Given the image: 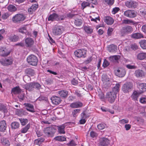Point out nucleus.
<instances>
[{
	"mask_svg": "<svg viewBox=\"0 0 146 146\" xmlns=\"http://www.w3.org/2000/svg\"><path fill=\"white\" fill-rule=\"evenodd\" d=\"M27 61L28 63L30 65L36 66L37 65L38 59L35 56L32 54L27 57Z\"/></svg>",
	"mask_w": 146,
	"mask_h": 146,
	"instance_id": "nucleus-4",
	"label": "nucleus"
},
{
	"mask_svg": "<svg viewBox=\"0 0 146 146\" xmlns=\"http://www.w3.org/2000/svg\"><path fill=\"white\" fill-rule=\"evenodd\" d=\"M65 126L64 125L58 127V129L59 132L60 134H64L65 131L64 128Z\"/></svg>",
	"mask_w": 146,
	"mask_h": 146,
	"instance_id": "nucleus-33",
	"label": "nucleus"
},
{
	"mask_svg": "<svg viewBox=\"0 0 146 146\" xmlns=\"http://www.w3.org/2000/svg\"><path fill=\"white\" fill-rule=\"evenodd\" d=\"M67 144L69 146H76V144L73 140L71 141L70 143H68Z\"/></svg>",
	"mask_w": 146,
	"mask_h": 146,
	"instance_id": "nucleus-62",
	"label": "nucleus"
},
{
	"mask_svg": "<svg viewBox=\"0 0 146 146\" xmlns=\"http://www.w3.org/2000/svg\"><path fill=\"white\" fill-rule=\"evenodd\" d=\"M133 85L130 82L126 83L122 88V90L124 93H127L130 91L132 88Z\"/></svg>",
	"mask_w": 146,
	"mask_h": 146,
	"instance_id": "nucleus-9",
	"label": "nucleus"
},
{
	"mask_svg": "<svg viewBox=\"0 0 146 146\" xmlns=\"http://www.w3.org/2000/svg\"><path fill=\"white\" fill-rule=\"evenodd\" d=\"M19 120L21 125H25L28 122V120L27 119L21 118L19 119Z\"/></svg>",
	"mask_w": 146,
	"mask_h": 146,
	"instance_id": "nucleus-51",
	"label": "nucleus"
},
{
	"mask_svg": "<svg viewBox=\"0 0 146 146\" xmlns=\"http://www.w3.org/2000/svg\"><path fill=\"white\" fill-rule=\"evenodd\" d=\"M95 15L96 16H97L96 17H91V20L92 21H94L96 22L97 23V20H98L99 21H100V17L98 16V15L96 13H95Z\"/></svg>",
	"mask_w": 146,
	"mask_h": 146,
	"instance_id": "nucleus-43",
	"label": "nucleus"
},
{
	"mask_svg": "<svg viewBox=\"0 0 146 146\" xmlns=\"http://www.w3.org/2000/svg\"><path fill=\"white\" fill-rule=\"evenodd\" d=\"M9 39L12 42H16L18 40V37L17 36L15 35L14 36H11L9 38Z\"/></svg>",
	"mask_w": 146,
	"mask_h": 146,
	"instance_id": "nucleus-41",
	"label": "nucleus"
},
{
	"mask_svg": "<svg viewBox=\"0 0 146 146\" xmlns=\"http://www.w3.org/2000/svg\"><path fill=\"white\" fill-rule=\"evenodd\" d=\"M24 105L26 107L27 110L30 112L34 113L35 112L33 106L29 103H25Z\"/></svg>",
	"mask_w": 146,
	"mask_h": 146,
	"instance_id": "nucleus-24",
	"label": "nucleus"
},
{
	"mask_svg": "<svg viewBox=\"0 0 146 146\" xmlns=\"http://www.w3.org/2000/svg\"><path fill=\"white\" fill-rule=\"evenodd\" d=\"M13 60L11 58L9 57L5 59H2L0 60V62L3 66H7L12 64Z\"/></svg>",
	"mask_w": 146,
	"mask_h": 146,
	"instance_id": "nucleus-10",
	"label": "nucleus"
},
{
	"mask_svg": "<svg viewBox=\"0 0 146 146\" xmlns=\"http://www.w3.org/2000/svg\"><path fill=\"white\" fill-rule=\"evenodd\" d=\"M65 17L66 16L64 15H59L55 13H54L49 16L48 20V21H58L63 20Z\"/></svg>",
	"mask_w": 146,
	"mask_h": 146,
	"instance_id": "nucleus-1",
	"label": "nucleus"
},
{
	"mask_svg": "<svg viewBox=\"0 0 146 146\" xmlns=\"http://www.w3.org/2000/svg\"><path fill=\"white\" fill-rule=\"evenodd\" d=\"M44 140V138L41 137L36 139L34 141V143L35 144L40 145Z\"/></svg>",
	"mask_w": 146,
	"mask_h": 146,
	"instance_id": "nucleus-35",
	"label": "nucleus"
},
{
	"mask_svg": "<svg viewBox=\"0 0 146 146\" xmlns=\"http://www.w3.org/2000/svg\"><path fill=\"white\" fill-rule=\"evenodd\" d=\"M120 10L119 8L118 7H115L113 9L111 13L112 14L114 15L117 13Z\"/></svg>",
	"mask_w": 146,
	"mask_h": 146,
	"instance_id": "nucleus-55",
	"label": "nucleus"
},
{
	"mask_svg": "<svg viewBox=\"0 0 146 146\" xmlns=\"http://www.w3.org/2000/svg\"><path fill=\"white\" fill-rule=\"evenodd\" d=\"M31 7L33 9V10L35 11L38 8V5L36 4H34L33 5H32L31 6Z\"/></svg>",
	"mask_w": 146,
	"mask_h": 146,
	"instance_id": "nucleus-63",
	"label": "nucleus"
},
{
	"mask_svg": "<svg viewBox=\"0 0 146 146\" xmlns=\"http://www.w3.org/2000/svg\"><path fill=\"white\" fill-rule=\"evenodd\" d=\"M145 73L141 70L138 69L135 70L134 73L135 75L137 77H142L145 75Z\"/></svg>",
	"mask_w": 146,
	"mask_h": 146,
	"instance_id": "nucleus-18",
	"label": "nucleus"
},
{
	"mask_svg": "<svg viewBox=\"0 0 146 146\" xmlns=\"http://www.w3.org/2000/svg\"><path fill=\"white\" fill-rule=\"evenodd\" d=\"M115 71L116 75L119 77H122L124 76L126 74L125 69L122 68H119L115 70Z\"/></svg>",
	"mask_w": 146,
	"mask_h": 146,
	"instance_id": "nucleus-14",
	"label": "nucleus"
},
{
	"mask_svg": "<svg viewBox=\"0 0 146 146\" xmlns=\"http://www.w3.org/2000/svg\"><path fill=\"white\" fill-rule=\"evenodd\" d=\"M107 127L106 125L104 123H100L97 125L98 128L100 130L103 129Z\"/></svg>",
	"mask_w": 146,
	"mask_h": 146,
	"instance_id": "nucleus-49",
	"label": "nucleus"
},
{
	"mask_svg": "<svg viewBox=\"0 0 146 146\" xmlns=\"http://www.w3.org/2000/svg\"><path fill=\"white\" fill-rule=\"evenodd\" d=\"M131 127V125L129 124H126L125 125V128L127 131L129 130Z\"/></svg>",
	"mask_w": 146,
	"mask_h": 146,
	"instance_id": "nucleus-64",
	"label": "nucleus"
},
{
	"mask_svg": "<svg viewBox=\"0 0 146 146\" xmlns=\"http://www.w3.org/2000/svg\"><path fill=\"white\" fill-rule=\"evenodd\" d=\"M103 2L109 5H112L113 4L114 2V0H102Z\"/></svg>",
	"mask_w": 146,
	"mask_h": 146,
	"instance_id": "nucleus-50",
	"label": "nucleus"
},
{
	"mask_svg": "<svg viewBox=\"0 0 146 146\" xmlns=\"http://www.w3.org/2000/svg\"><path fill=\"white\" fill-rule=\"evenodd\" d=\"M120 86V84H116L115 86L113 89V91L112 92H113L116 94V93L119 91Z\"/></svg>",
	"mask_w": 146,
	"mask_h": 146,
	"instance_id": "nucleus-45",
	"label": "nucleus"
},
{
	"mask_svg": "<svg viewBox=\"0 0 146 146\" xmlns=\"http://www.w3.org/2000/svg\"><path fill=\"white\" fill-rule=\"evenodd\" d=\"M85 32L88 34H91L93 32V29L89 26H85L84 27Z\"/></svg>",
	"mask_w": 146,
	"mask_h": 146,
	"instance_id": "nucleus-36",
	"label": "nucleus"
},
{
	"mask_svg": "<svg viewBox=\"0 0 146 146\" xmlns=\"http://www.w3.org/2000/svg\"><path fill=\"white\" fill-rule=\"evenodd\" d=\"M108 48L109 52H113L116 51L117 49V46L116 45L112 44L109 46Z\"/></svg>",
	"mask_w": 146,
	"mask_h": 146,
	"instance_id": "nucleus-29",
	"label": "nucleus"
},
{
	"mask_svg": "<svg viewBox=\"0 0 146 146\" xmlns=\"http://www.w3.org/2000/svg\"><path fill=\"white\" fill-rule=\"evenodd\" d=\"M98 96L102 100H103L104 99V96L103 93L102 92H99L98 93Z\"/></svg>",
	"mask_w": 146,
	"mask_h": 146,
	"instance_id": "nucleus-60",
	"label": "nucleus"
},
{
	"mask_svg": "<svg viewBox=\"0 0 146 146\" xmlns=\"http://www.w3.org/2000/svg\"><path fill=\"white\" fill-rule=\"evenodd\" d=\"M83 106V104L79 101L73 102L70 104V107L72 108H79Z\"/></svg>",
	"mask_w": 146,
	"mask_h": 146,
	"instance_id": "nucleus-20",
	"label": "nucleus"
},
{
	"mask_svg": "<svg viewBox=\"0 0 146 146\" xmlns=\"http://www.w3.org/2000/svg\"><path fill=\"white\" fill-rule=\"evenodd\" d=\"M126 67L128 69H135L137 68V67L135 64L131 65L130 64H127L126 65Z\"/></svg>",
	"mask_w": 146,
	"mask_h": 146,
	"instance_id": "nucleus-48",
	"label": "nucleus"
},
{
	"mask_svg": "<svg viewBox=\"0 0 146 146\" xmlns=\"http://www.w3.org/2000/svg\"><path fill=\"white\" fill-rule=\"evenodd\" d=\"M54 139L56 140L61 141H66V138L63 136H58L55 137L54 138Z\"/></svg>",
	"mask_w": 146,
	"mask_h": 146,
	"instance_id": "nucleus-47",
	"label": "nucleus"
},
{
	"mask_svg": "<svg viewBox=\"0 0 146 146\" xmlns=\"http://www.w3.org/2000/svg\"><path fill=\"white\" fill-rule=\"evenodd\" d=\"M34 43L33 40L31 38H27L25 40V44L26 46L28 47L32 46Z\"/></svg>",
	"mask_w": 146,
	"mask_h": 146,
	"instance_id": "nucleus-17",
	"label": "nucleus"
},
{
	"mask_svg": "<svg viewBox=\"0 0 146 146\" xmlns=\"http://www.w3.org/2000/svg\"><path fill=\"white\" fill-rule=\"evenodd\" d=\"M80 110L79 109H76L73 110L72 115L73 117H76L80 113Z\"/></svg>",
	"mask_w": 146,
	"mask_h": 146,
	"instance_id": "nucleus-38",
	"label": "nucleus"
},
{
	"mask_svg": "<svg viewBox=\"0 0 146 146\" xmlns=\"http://www.w3.org/2000/svg\"><path fill=\"white\" fill-rule=\"evenodd\" d=\"M44 132L46 135L51 137L53 136L55 130L52 127H48L44 129Z\"/></svg>",
	"mask_w": 146,
	"mask_h": 146,
	"instance_id": "nucleus-6",
	"label": "nucleus"
},
{
	"mask_svg": "<svg viewBox=\"0 0 146 146\" xmlns=\"http://www.w3.org/2000/svg\"><path fill=\"white\" fill-rule=\"evenodd\" d=\"M133 23L132 21L129 19H125L122 21V23L123 24H129Z\"/></svg>",
	"mask_w": 146,
	"mask_h": 146,
	"instance_id": "nucleus-58",
	"label": "nucleus"
},
{
	"mask_svg": "<svg viewBox=\"0 0 146 146\" xmlns=\"http://www.w3.org/2000/svg\"><path fill=\"white\" fill-rule=\"evenodd\" d=\"M99 141L101 146H108L110 143L109 140L106 138H100Z\"/></svg>",
	"mask_w": 146,
	"mask_h": 146,
	"instance_id": "nucleus-16",
	"label": "nucleus"
},
{
	"mask_svg": "<svg viewBox=\"0 0 146 146\" xmlns=\"http://www.w3.org/2000/svg\"><path fill=\"white\" fill-rule=\"evenodd\" d=\"M138 46L136 44L134 43L131 45L130 47L131 49L133 50H136L138 48Z\"/></svg>",
	"mask_w": 146,
	"mask_h": 146,
	"instance_id": "nucleus-56",
	"label": "nucleus"
},
{
	"mask_svg": "<svg viewBox=\"0 0 146 146\" xmlns=\"http://www.w3.org/2000/svg\"><path fill=\"white\" fill-rule=\"evenodd\" d=\"M129 121L128 119H123L119 120V122L121 124L124 125L125 124L128 123Z\"/></svg>",
	"mask_w": 146,
	"mask_h": 146,
	"instance_id": "nucleus-52",
	"label": "nucleus"
},
{
	"mask_svg": "<svg viewBox=\"0 0 146 146\" xmlns=\"http://www.w3.org/2000/svg\"><path fill=\"white\" fill-rule=\"evenodd\" d=\"M138 87L140 93H143L146 91V84L138 83Z\"/></svg>",
	"mask_w": 146,
	"mask_h": 146,
	"instance_id": "nucleus-22",
	"label": "nucleus"
},
{
	"mask_svg": "<svg viewBox=\"0 0 146 146\" xmlns=\"http://www.w3.org/2000/svg\"><path fill=\"white\" fill-rule=\"evenodd\" d=\"M1 143L5 146H9L10 143L8 140L5 138H2L1 139Z\"/></svg>",
	"mask_w": 146,
	"mask_h": 146,
	"instance_id": "nucleus-32",
	"label": "nucleus"
},
{
	"mask_svg": "<svg viewBox=\"0 0 146 146\" xmlns=\"http://www.w3.org/2000/svg\"><path fill=\"white\" fill-rule=\"evenodd\" d=\"M133 29L131 27L129 26L123 27L121 30V33L122 36H123L126 34H129L132 32Z\"/></svg>",
	"mask_w": 146,
	"mask_h": 146,
	"instance_id": "nucleus-8",
	"label": "nucleus"
},
{
	"mask_svg": "<svg viewBox=\"0 0 146 146\" xmlns=\"http://www.w3.org/2000/svg\"><path fill=\"white\" fill-rule=\"evenodd\" d=\"M19 32L22 33H26L27 32L26 26H24L21 27L19 29Z\"/></svg>",
	"mask_w": 146,
	"mask_h": 146,
	"instance_id": "nucleus-42",
	"label": "nucleus"
},
{
	"mask_svg": "<svg viewBox=\"0 0 146 146\" xmlns=\"http://www.w3.org/2000/svg\"><path fill=\"white\" fill-rule=\"evenodd\" d=\"M0 111L5 112L7 111L6 107L2 104H0Z\"/></svg>",
	"mask_w": 146,
	"mask_h": 146,
	"instance_id": "nucleus-53",
	"label": "nucleus"
},
{
	"mask_svg": "<svg viewBox=\"0 0 146 146\" xmlns=\"http://www.w3.org/2000/svg\"><path fill=\"white\" fill-rule=\"evenodd\" d=\"M116 98V94L113 92H109L106 94V98L109 102L111 103H112L114 102Z\"/></svg>",
	"mask_w": 146,
	"mask_h": 146,
	"instance_id": "nucleus-5",
	"label": "nucleus"
},
{
	"mask_svg": "<svg viewBox=\"0 0 146 146\" xmlns=\"http://www.w3.org/2000/svg\"><path fill=\"white\" fill-rule=\"evenodd\" d=\"M25 17L23 14H17L14 16L12 19V21L14 23L20 22L23 21Z\"/></svg>",
	"mask_w": 146,
	"mask_h": 146,
	"instance_id": "nucleus-7",
	"label": "nucleus"
},
{
	"mask_svg": "<svg viewBox=\"0 0 146 146\" xmlns=\"http://www.w3.org/2000/svg\"><path fill=\"white\" fill-rule=\"evenodd\" d=\"M30 127V125L28 124L26 126L22 128L21 130V132L22 133H25L28 130Z\"/></svg>",
	"mask_w": 146,
	"mask_h": 146,
	"instance_id": "nucleus-46",
	"label": "nucleus"
},
{
	"mask_svg": "<svg viewBox=\"0 0 146 146\" xmlns=\"http://www.w3.org/2000/svg\"><path fill=\"white\" fill-rule=\"evenodd\" d=\"M40 87V84L36 82H31L25 85V89L29 91L33 90L35 89H38Z\"/></svg>",
	"mask_w": 146,
	"mask_h": 146,
	"instance_id": "nucleus-2",
	"label": "nucleus"
},
{
	"mask_svg": "<svg viewBox=\"0 0 146 146\" xmlns=\"http://www.w3.org/2000/svg\"><path fill=\"white\" fill-rule=\"evenodd\" d=\"M102 80L104 85L108 86L110 85V79L107 75L105 74L102 75Z\"/></svg>",
	"mask_w": 146,
	"mask_h": 146,
	"instance_id": "nucleus-19",
	"label": "nucleus"
},
{
	"mask_svg": "<svg viewBox=\"0 0 146 146\" xmlns=\"http://www.w3.org/2000/svg\"><path fill=\"white\" fill-rule=\"evenodd\" d=\"M11 126L12 128L15 129H17L19 127V124L18 122H14L11 123Z\"/></svg>",
	"mask_w": 146,
	"mask_h": 146,
	"instance_id": "nucleus-39",
	"label": "nucleus"
},
{
	"mask_svg": "<svg viewBox=\"0 0 146 146\" xmlns=\"http://www.w3.org/2000/svg\"><path fill=\"white\" fill-rule=\"evenodd\" d=\"M137 58L140 60L146 59V53L140 52L137 55Z\"/></svg>",
	"mask_w": 146,
	"mask_h": 146,
	"instance_id": "nucleus-28",
	"label": "nucleus"
},
{
	"mask_svg": "<svg viewBox=\"0 0 146 146\" xmlns=\"http://www.w3.org/2000/svg\"><path fill=\"white\" fill-rule=\"evenodd\" d=\"M7 9L9 11L11 12L15 11L17 10V8L16 7L11 5H9Z\"/></svg>",
	"mask_w": 146,
	"mask_h": 146,
	"instance_id": "nucleus-44",
	"label": "nucleus"
},
{
	"mask_svg": "<svg viewBox=\"0 0 146 146\" xmlns=\"http://www.w3.org/2000/svg\"><path fill=\"white\" fill-rule=\"evenodd\" d=\"M21 92V90L19 86H16L12 89L11 92L14 94H18Z\"/></svg>",
	"mask_w": 146,
	"mask_h": 146,
	"instance_id": "nucleus-30",
	"label": "nucleus"
},
{
	"mask_svg": "<svg viewBox=\"0 0 146 146\" xmlns=\"http://www.w3.org/2000/svg\"><path fill=\"white\" fill-rule=\"evenodd\" d=\"M104 21L108 25H111L113 22V19L109 16H107L104 18Z\"/></svg>",
	"mask_w": 146,
	"mask_h": 146,
	"instance_id": "nucleus-26",
	"label": "nucleus"
},
{
	"mask_svg": "<svg viewBox=\"0 0 146 146\" xmlns=\"http://www.w3.org/2000/svg\"><path fill=\"white\" fill-rule=\"evenodd\" d=\"M109 64V62L107 60H105L104 61L103 64V66L105 68L108 66Z\"/></svg>",
	"mask_w": 146,
	"mask_h": 146,
	"instance_id": "nucleus-61",
	"label": "nucleus"
},
{
	"mask_svg": "<svg viewBox=\"0 0 146 146\" xmlns=\"http://www.w3.org/2000/svg\"><path fill=\"white\" fill-rule=\"evenodd\" d=\"M10 51L7 48L4 47H0V55L3 57L7 56L10 54Z\"/></svg>",
	"mask_w": 146,
	"mask_h": 146,
	"instance_id": "nucleus-13",
	"label": "nucleus"
},
{
	"mask_svg": "<svg viewBox=\"0 0 146 146\" xmlns=\"http://www.w3.org/2000/svg\"><path fill=\"white\" fill-rule=\"evenodd\" d=\"M141 47L143 49H146V40H141L139 42Z\"/></svg>",
	"mask_w": 146,
	"mask_h": 146,
	"instance_id": "nucleus-37",
	"label": "nucleus"
},
{
	"mask_svg": "<svg viewBox=\"0 0 146 146\" xmlns=\"http://www.w3.org/2000/svg\"><path fill=\"white\" fill-rule=\"evenodd\" d=\"M140 102L143 104H146V96H143L140 98Z\"/></svg>",
	"mask_w": 146,
	"mask_h": 146,
	"instance_id": "nucleus-54",
	"label": "nucleus"
},
{
	"mask_svg": "<svg viewBox=\"0 0 146 146\" xmlns=\"http://www.w3.org/2000/svg\"><path fill=\"white\" fill-rule=\"evenodd\" d=\"M51 100L52 103L54 104L57 105L61 102V100L59 97L56 96H53L51 98Z\"/></svg>",
	"mask_w": 146,
	"mask_h": 146,
	"instance_id": "nucleus-23",
	"label": "nucleus"
},
{
	"mask_svg": "<svg viewBox=\"0 0 146 146\" xmlns=\"http://www.w3.org/2000/svg\"><path fill=\"white\" fill-rule=\"evenodd\" d=\"M137 12L133 10H129L124 13V15L125 16L129 18H133L137 15Z\"/></svg>",
	"mask_w": 146,
	"mask_h": 146,
	"instance_id": "nucleus-12",
	"label": "nucleus"
},
{
	"mask_svg": "<svg viewBox=\"0 0 146 146\" xmlns=\"http://www.w3.org/2000/svg\"><path fill=\"white\" fill-rule=\"evenodd\" d=\"M7 128L6 123L5 120H2L0 121V131L4 132Z\"/></svg>",
	"mask_w": 146,
	"mask_h": 146,
	"instance_id": "nucleus-25",
	"label": "nucleus"
},
{
	"mask_svg": "<svg viewBox=\"0 0 146 146\" xmlns=\"http://www.w3.org/2000/svg\"><path fill=\"white\" fill-rule=\"evenodd\" d=\"M139 95V93H138L136 91H135L133 93L131 96V98L133 100L135 101H137Z\"/></svg>",
	"mask_w": 146,
	"mask_h": 146,
	"instance_id": "nucleus-34",
	"label": "nucleus"
},
{
	"mask_svg": "<svg viewBox=\"0 0 146 146\" xmlns=\"http://www.w3.org/2000/svg\"><path fill=\"white\" fill-rule=\"evenodd\" d=\"M75 24L77 26H80L82 24L81 20L80 19L76 20L75 21Z\"/></svg>",
	"mask_w": 146,
	"mask_h": 146,
	"instance_id": "nucleus-59",
	"label": "nucleus"
},
{
	"mask_svg": "<svg viewBox=\"0 0 146 146\" xmlns=\"http://www.w3.org/2000/svg\"><path fill=\"white\" fill-rule=\"evenodd\" d=\"M126 6L129 8H134L137 5L136 2L133 0H128L126 1L125 3Z\"/></svg>",
	"mask_w": 146,
	"mask_h": 146,
	"instance_id": "nucleus-15",
	"label": "nucleus"
},
{
	"mask_svg": "<svg viewBox=\"0 0 146 146\" xmlns=\"http://www.w3.org/2000/svg\"><path fill=\"white\" fill-rule=\"evenodd\" d=\"M131 37L133 38L139 39L143 38V35L140 32L133 33L131 36Z\"/></svg>",
	"mask_w": 146,
	"mask_h": 146,
	"instance_id": "nucleus-21",
	"label": "nucleus"
},
{
	"mask_svg": "<svg viewBox=\"0 0 146 146\" xmlns=\"http://www.w3.org/2000/svg\"><path fill=\"white\" fill-rule=\"evenodd\" d=\"M90 3L84 1L81 4V9L83 10L86 7L90 6Z\"/></svg>",
	"mask_w": 146,
	"mask_h": 146,
	"instance_id": "nucleus-40",
	"label": "nucleus"
},
{
	"mask_svg": "<svg viewBox=\"0 0 146 146\" xmlns=\"http://www.w3.org/2000/svg\"><path fill=\"white\" fill-rule=\"evenodd\" d=\"M25 72L26 74L29 76H34L35 75L34 70L31 68H27L25 70Z\"/></svg>",
	"mask_w": 146,
	"mask_h": 146,
	"instance_id": "nucleus-27",
	"label": "nucleus"
},
{
	"mask_svg": "<svg viewBox=\"0 0 146 146\" xmlns=\"http://www.w3.org/2000/svg\"><path fill=\"white\" fill-rule=\"evenodd\" d=\"M113 30V29L111 27H109L108 28L107 31V34L108 36H110Z\"/></svg>",
	"mask_w": 146,
	"mask_h": 146,
	"instance_id": "nucleus-57",
	"label": "nucleus"
},
{
	"mask_svg": "<svg viewBox=\"0 0 146 146\" xmlns=\"http://www.w3.org/2000/svg\"><path fill=\"white\" fill-rule=\"evenodd\" d=\"M64 30L63 26L55 25L52 29V33L55 35H60L62 34Z\"/></svg>",
	"mask_w": 146,
	"mask_h": 146,
	"instance_id": "nucleus-3",
	"label": "nucleus"
},
{
	"mask_svg": "<svg viewBox=\"0 0 146 146\" xmlns=\"http://www.w3.org/2000/svg\"><path fill=\"white\" fill-rule=\"evenodd\" d=\"M58 93L61 97L64 98H66L68 94V91L64 90L59 91Z\"/></svg>",
	"mask_w": 146,
	"mask_h": 146,
	"instance_id": "nucleus-31",
	"label": "nucleus"
},
{
	"mask_svg": "<svg viewBox=\"0 0 146 146\" xmlns=\"http://www.w3.org/2000/svg\"><path fill=\"white\" fill-rule=\"evenodd\" d=\"M76 56L78 58H84L86 55V51L84 49H78L74 52Z\"/></svg>",
	"mask_w": 146,
	"mask_h": 146,
	"instance_id": "nucleus-11",
	"label": "nucleus"
}]
</instances>
